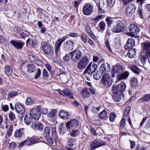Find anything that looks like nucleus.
<instances>
[{
  "label": "nucleus",
  "mask_w": 150,
  "mask_h": 150,
  "mask_svg": "<svg viewBox=\"0 0 150 150\" xmlns=\"http://www.w3.org/2000/svg\"><path fill=\"white\" fill-rule=\"evenodd\" d=\"M86 32L92 38H94L95 36L91 30L90 27L88 25L86 26L85 27Z\"/></svg>",
  "instance_id": "obj_33"
},
{
  "label": "nucleus",
  "mask_w": 150,
  "mask_h": 150,
  "mask_svg": "<svg viewBox=\"0 0 150 150\" xmlns=\"http://www.w3.org/2000/svg\"><path fill=\"white\" fill-rule=\"evenodd\" d=\"M70 52L71 56V59L75 62H77L82 56V52L78 49H76Z\"/></svg>",
  "instance_id": "obj_5"
},
{
  "label": "nucleus",
  "mask_w": 150,
  "mask_h": 150,
  "mask_svg": "<svg viewBox=\"0 0 150 150\" xmlns=\"http://www.w3.org/2000/svg\"><path fill=\"white\" fill-rule=\"evenodd\" d=\"M136 50L135 48L129 50L127 53V55L130 58L135 57L136 55Z\"/></svg>",
  "instance_id": "obj_31"
},
{
  "label": "nucleus",
  "mask_w": 150,
  "mask_h": 150,
  "mask_svg": "<svg viewBox=\"0 0 150 150\" xmlns=\"http://www.w3.org/2000/svg\"><path fill=\"white\" fill-rule=\"evenodd\" d=\"M103 15H100L92 19V21H94L96 22H98L100 20L103 19Z\"/></svg>",
  "instance_id": "obj_51"
},
{
  "label": "nucleus",
  "mask_w": 150,
  "mask_h": 150,
  "mask_svg": "<svg viewBox=\"0 0 150 150\" xmlns=\"http://www.w3.org/2000/svg\"><path fill=\"white\" fill-rule=\"evenodd\" d=\"M13 126H11L7 132V134L9 136H10L11 135L13 131Z\"/></svg>",
  "instance_id": "obj_59"
},
{
  "label": "nucleus",
  "mask_w": 150,
  "mask_h": 150,
  "mask_svg": "<svg viewBox=\"0 0 150 150\" xmlns=\"http://www.w3.org/2000/svg\"><path fill=\"white\" fill-rule=\"evenodd\" d=\"M98 117L100 119H106L107 118V113L105 110L101 112L98 115Z\"/></svg>",
  "instance_id": "obj_32"
},
{
  "label": "nucleus",
  "mask_w": 150,
  "mask_h": 150,
  "mask_svg": "<svg viewBox=\"0 0 150 150\" xmlns=\"http://www.w3.org/2000/svg\"><path fill=\"white\" fill-rule=\"evenodd\" d=\"M83 98H87L90 96L91 94L87 88L83 89L81 91Z\"/></svg>",
  "instance_id": "obj_25"
},
{
  "label": "nucleus",
  "mask_w": 150,
  "mask_h": 150,
  "mask_svg": "<svg viewBox=\"0 0 150 150\" xmlns=\"http://www.w3.org/2000/svg\"><path fill=\"white\" fill-rule=\"evenodd\" d=\"M43 76L45 77H48L49 75L46 69H44L43 71Z\"/></svg>",
  "instance_id": "obj_63"
},
{
  "label": "nucleus",
  "mask_w": 150,
  "mask_h": 150,
  "mask_svg": "<svg viewBox=\"0 0 150 150\" xmlns=\"http://www.w3.org/2000/svg\"><path fill=\"white\" fill-rule=\"evenodd\" d=\"M131 69L132 71L135 74L137 75L139 74L140 72V69L136 66H132L131 67Z\"/></svg>",
  "instance_id": "obj_45"
},
{
  "label": "nucleus",
  "mask_w": 150,
  "mask_h": 150,
  "mask_svg": "<svg viewBox=\"0 0 150 150\" xmlns=\"http://www.w3.org/2000/svg\"><path fill=\"white\" fill-rule=\"evenodd\" d=\"M104 2L102 1H99V3H97L96 5L98 8V12L99 13H104V11L103 8L104 6Z\"/></svg>",
  "instance_id": "obj_29"
},
{
  "label": "nucleus",
  "mask_w": 150,
  "mask_h": 150,
  "mask_svg": "<svg viewBox=\"0 0 150 150\" xmlns=\"http://www.w3.org/2000/svg\"><path fill=\"white\" fill-rule=\"evenodd\" d=\"M150 99V94H147L144 95L142 98L139 99L138 102L142 103L143 102L148 101Z\"/></svg>",
  "instance_id": "obj_30"
},
{
  "label": "nucleus",
  "mask_w": 150,
  "mask_h": 150,
  "mask_svg": "<svg viewBox=\"0 0 150 150\" xmlns=\"http://www.w3.org/2000/svg\"><path fill=\"white\" fill-rule=\"evenodd\" d=\"M108 6L110 7H112L115 2L113 1V0H106Z\"/></svg>",
  "instance_id": "obj_60"
},
{
  "label": "nucleus",
  "mask_w": 150,
  "mask_h": 150,
  "mask_svg": "<svg viewBox=\"0 0 150 150\" xmlns=\"http://www.w3.org/2000/svg\"><path fill=\"white\" fill-rule=\"evenodd\" d=\"M135 45V41L132 38L128 39L127 42L125 46V48L126 50L130 49Z\"/></svg>",
  "instance_id": "obj_19"
},
{
  "label": "nucleus",
  "mask_w": 150,
  "mask_h": 150,
  "mask_svg": "<svg viewBox=\"0 0 150 150\" xmlns=\"http://www.w3.org/2000/svg\"><path fill=\"white\" fill-rule=\"evenodd\" d=\"M131 109V107L129 106L126 107L124 112V116L127 117L129 114Z\"/></svg>",
  "instance_id": "obj_55"
},
{
  "label": "nucleus",
  "mask_w": 150,
  "mask_h": 150,
  "mask_svg": "<svg viewBox=\"0 0 150 150\" xmlns=\"http://www.w3.org/2000/svg\"><path fill=\"white\" fill-rule=\"evenodd\" d=\"M129 75V72L127 71H125L120 74L117 75V78L119 80L126 79L127 78Z\"/></svg>",
  "instance_id": "obj_23"
},
{
  "label": "nucleus",
  "mask_w": 150,
  "mask_h": 150,
  "mask_svg": "<svg viewBox=\"0 0 150 150\" xmlns=\"http://www.w3.org/2000/svg\"><path fill=\"white\" fill-rule=\"evenodd\" d=\"M43 53L46 54H50L52 51L51 47L48 44L44 43L42 47Z\"/></svg>",
  "instance_id": "obj_16"
},
{
  "label": "nucleus",
  "mask_w": 150,
  "mask_h": 150,
  "mask_svg": "<svg viewBox=\"0 0 150 150\" xmlns=\"http://www.w3.org/2000/svg\"><path fill=\"white\" fill-rule=\"evenodd\" d=\"M93 11V6L90 3H86L83 8V13L86 16H89Z\"/></svg>",
  "instance_id": "obj_6"
},
{
  "label": "nucleus",
  "mask_w": 150,
  "mask_h": 150,
  "mask_svg": "<svg viewBox=\"0 0 150 150\" xmlns=\"http://www.w3.org/2000/svg\"><path fill=\"white\" fill-rule=\"evenodd\" d=\"M101 72L103 74L105 72L109 71L110 70V65L107 63L102 64L100 68Z\"/></svg>",
  "instance_id": "obj_20"
},
{
  "label": "nucleus",
  "mask_w": 150,
  "mask_h": 150,
  "mask_svg": "<svg viewBox=\"0 0 150 150\" xmlns=\"http://www.w3.org/2000/svg\"><path fill=\"white\" fill-rule=\"evenodd\" d=\"M136 9V7L133 4H129L126 6L125 9L126 15L130 16L134 14Z\"/></svg>",
  "instance_id": "obj_10"
},
{
  "label": "nucleus",
  "mask_w": 150,
  "mask_h": 150,
  "mask_svg": "<svg viewBox=\"0 0 150 150\" xmlns=\"http://www.w3.org/2000/svg\"><path fill=\"white\" fill-rule=\"evenodd\" d=\"M10 43L17 50H21L23 48L24 43L21 40H12L10 41Z\"/></svg>",
  "instance_id": "obj_11"
},
{
  "label": "nucleus",
  "mask_w": 150,
  "mask_h": 150,
  "mask_svg": "<svg viewBox=\"0 0 150 150\" xmlns=\"http://www.w3.org/2000/svg\"><path fill=\"white\" fill-rule=\"evenodd\" d=\"M41 74V70L39 68L37 69V72L34 76V78L38 79L40 76Z\"/></svg>",
  "instance_id": "obj_61"
},
{
  "label": "nucleus",
  "mask_w": 150,
  "mask_h": 150,
  "mask_svg": "<svg viewBox=\"0 0 150 150\" xmlns=\"http://www.w3.org/2000/svg\"><path fill=\"white\" fill-rule=\"evenodd\" d=\"M143 50L145 51L146 55L150 56V42H146L142 43Z\"/></svg>",
  "instance_id": "obj_18"
},
{
  "label": "nucleus",
  "mask_w": 150,
  "mask_h": 150,
  "mask_svg": "<svg viewBox=\"0 0 150 150\" xmlns=\"http://www.w3.org/2000/svg\"><path fill=\"white\" fill-rule=\"evenodd\" d=\"M4 71L6 75L8 76H10L12 74L13 70L11 67L7 65L4 68Z\"/></svg>",
  "instance_id": "obj_34"
},
{
  "label": "nucleus",
  "mask_w": 150,
  "mask_h": 150,
  "mask_svg": "<svg viewBox=\"0 0 150 150\" xmlns=\"http://www.w3.org/2000/svg\"><path fill=\"white\" fill-rule=\"evenodd\" d=\"M32 118L30 115L29 116L25 115L24 121L26 124L29 125L32 122Z\"/></svg>",
  "instance_id": "obj_38"
},
{
  "label": "nucleus",
  "mask_w": 150,
  "mask_h": 150,
  "mask_svg": "<svg viewBox=\"0 0 150 150\" xmlns=\"http://www.w3.org/2000/svg\"><path fill=\"white\" fill-rule=\"evenodd\" d=\"M120 125L121 129H124L125 125V120L124 118L121 120L120 122Z\"/></svg>",
  "instance_id": "obj_58"
},
{
  "label": "nucleus",
  "mask_w": 150,
  "mask_h": 150,
  "mask_svg": "<svg viewBox=\"0 0 150 150\" xmlns=\"http://www.w3.org/2000/svg\"><path fill=\"white\" fill-rule=\"evenodd\" d=\"M27 71L30 73L35 72V68L34 65L32 64H28L27 66Z\"/></svg>",
  "instance_id": "obj_36"
},
{
  "label": "nucleus",
  "mask_w": 150,
  "mask_h": 150,
  "mask_svg": "<svg viewBox=\"0 0 150 150\" xmlns=\"http://www.w3.org/2000/svg\"><path fill=\"white\" fill-rule=\"evenodd\" d=\"M89 63V59L86 56L83 57L77 64V67L79 70L84 69Z\"/></svg>",
  "instance_id": "obj_3"
},
{
  "label": "nucleus",
  "mask_w": 150,
  "mask_h": 150,
  "mask_svg": "<svg viewBox=\"0 0 150 150\" xmlns=\"http://www.w3.org/2000/svg\"><path fill=\"white\" fill-rule=\"evenodd\" d=\"M131 85L132 87L135 88L138 85L137 79L135 77L132 78L131 79Z\"/></svg>",
  "instance_id": "obj_35"
},
{
  "label": "nucleus",
  "mask_w": 150,
  "mask_h": 150,
  "mask_svg": "<svg viewBox=\"0 0 150 150\" xmlns=\"http://www.w3.org/2000/svg\"><path fill=\"white\" fill-rule=\"evenodd\" d=\"M76 140L74 139L70 138L67 141L66 144V148L67 150H74L73 148Z\"/></svg>",
  "instance_id": "obj_17"
},
{
  "label": "nucleus",
  "mask_w": 150,
  "mask_h": 150,
  "mask_svg": "<svg viewBox=\"0 0 150 150\" xmlns=\"http://www.w3.org/2000/svg\"><path fill=\"white\" fill-rule=\"evenodd\" d=\"M40 108V106H37L32 109L30 113L32 118L37 120L39 119L41 116Z\"/></svg>",
  "instance_id": "obj_2"
},
{
  "label": "nucleus",
  "mask_w": 150,
  "mask_h": 150,
  "mask_svg": "<svg viewBox=\"0 0 150 150\" xmlns=\"http://www.w3.org/2000/svg\"><path fill=\"white\" fill-rule=\"evenodd\" d=\"M66 128L64 125L60 123L58 127V131L60 134H63Z\"/></svg>",
  "instance_id": "obj_40"
},
{
  "label": "nucleus",
  "mask_w": 150,
  "mask_h": 150,
  "mask_svg": "<svg viewBox=\"0 0 150 150\" xmlns=\"http://www.w3.org/2000/svg\"><path fill=\"white\" fill-rule=\"evenodd\" d=\"M74 42L72 41L69 40H67L66 42H64L62 45L64 50L66 51H68L73 49Z\"/></svg>",
  "instance_id": "obj_13"
},
{
  "label": "nucleus",
  "mask_w": 150,
  "mask_h": 150,
  "mask_svg": "<svg viewBox=\"0 0 150 150\" xmlns=\"http://www.w3.org/2000/svg\"><path fill=\"white\" fill-rule=\"evenodd\" d=\"M32 60L33 61H34L36 64L38 66H42V62L37 58H35L33 56L32 57Z\"/></svg>",
  "instance_id": "obj_43"
},
{
  "label": "nucleus",
  "mask_w": 150,
  "mask_h": 150,
  "mask_svg": "<svg viewBox=\"0 0 150 150\" xmlns=\"http://www.w3.org/2000/svg\"><path fill=\"white\" fill-rule=\"evenodd\" d=\"M2 110L4 112H6L8 110V106L7 105H2L1 106Z\"/></svg>",
  "instance_id": "obj_62"
},
{
  "label": "nucleus",
  "mask_w": 150,
  "mask_h": 150,
  "mask_svg": "<svg viewBox=\"0 0 150 150\" xmlns=\"http://www.w3.org/2000/svg\"><path fill=\"white\" fill-rule=\"evenodd\" d=\"M71 52H70L67 54L63 57V59L64 60L67 62H68L70 59H71Z\"/></svg>",
  "instance_id": "obj_53"
},
{
  "label": "nucleus",
  "mask_w": 150,
  "mask_h": 150,
  "mask_svg": "<svg viewBox=\"0 0 150 150\" xmlns=\"http://www.w3.org/2000/svg\"><path fill=\"white\" fill-rule=\"evenodd\" d=\"M8 115L9 119L11 121H13L15 119V116L12 112L10 111Z\"/></svg>",
  "instance_id": "obj_49"
},
{
  "label": "nucleus",
  "mask_w": 150,
  "mask_h": 150,
  "mask_svg": "<svg viewBox=\"0 0 150 150\" xmlns=\"http://www.w3.org/2000/svg\"><path fill=\"white\" fill-rule=\"evenodd\" d=\"M67 129H74L79 125V122L77 119H72L67 122L65 124Z\"/></svg>",
  "instance_id": "obj_8"
},
{
  "label": "nucleus",
  "mask_w": 150,
  "mask_h": 150,
  "mask_svg": "<svg viewBox=\"0 0 150 150\" xmlns=\"http://www.w3.org/2000/svg\"><path fill=\"white\" fill-rule=\"evenodd\" d=\"M125 30V24L120 22L118 23L116 25L113 26L112 29V31L115 33H119Z\"/></svg>",
  "instance_id": "obj_7"
},
{
  "label": "nucleus",
  "mask_w": 150,
  "mask_h": 150,
  "mask_svg": "<svg viewBox=\"0 0 150 150\" xmlns=\"http://www.w3.org/2000/svg\"><path fill=\"white\" fill-rule=\"evenodd\" d=\"M119 93L124 92L126 89V85L125 83L122 82L119 83L117 85Z\"/></svg>",
  "instance_id": "obj_28"
},
{
  "label": "nucleus",
  "mask_w": 150,
  "mask_h": 150,
  "mask_svg": "<svg viewBox=\"0 0 150 150\" xmlns=\"http://www.w3.org/2000/svg\"><path fill=\"white\" fill-rule=\"evenodd\" d=\"M69 37L68 35H67L59 39L56 41L55 44V52L56 54H57L58 52H59L60 50V47L62 42L67 38Z\"/></svg>",
  "instance_id": "obj_9"
},
{
  "label": "nucleus",
  "mask_w": 150,
  "mask_h": 150,
  "mask_svg": "<svg viewBox=\"0 0 150 150\" xmlns=\"http://www.w3.org/2000/svg\"><path fill=\"white\" fill-rule=\"evenodd\" d=\"M99 26L100 28L103 31L105 30L106 24L103 21H101L99 24Z\"/></svg>",
  "instance_id": "obj_50"
},
{
  "label": "nucleus",
  "mask_w": 150,
  "mask_h": 150,
  "mask_svg": "<svg viewBox=\"0 0 150 150\" xmlns=\"http://www.w3.org/2000/svg\"><path fill=\"white\" fill-rule=\"evenodd\" d=\"M50 134V128L48 126H46L43 131V135L45 137H47L49 136Z\"/></svg>",
  "instance_id": "obj_37"
},
{
  "label": "nucleus",
  "mask_w": 150,
  "mask_h": 150,
  "mask_svg": "<svg viewBox=\"0 0 150 150\" xmlns=\"http://www.w3.org/2000/svg\"><path fill=\"white\" fill-rule=\"evenodd\" d=\"M102 74L100 71H96L93 74L94 79L96 80L100 79L102 76Z\"/></svg>",
  "instance_id": "obj_41"
},
{
  "label": "nucleus",
  "mask_w": 150,
  "mask_h": 150,
  "mask_svg": "<svg viewBox=\"0 0 150 150\" xmlns=\"http://www.w3.org/2000/svg\"><path fill=\"white\" fill-rule=\"evenodd\" d=\"M33 103V100H32L29 97L27 98L25 102V104L27 105H32Z\"/></svg>",
  "instance_id": "obj_56"
},
{
  "label": "nucleus",
  "mask_w": 150,
  "mask_h": 150,
  "mask_svg": "<svg viewBox=\"0 0 150 150\" xmlns=\"http://www.w3.org/2000/svg\"><path fill=\"white\" fill-rule=\"evenodd\" d=\"M52 136L54 138H56V128L54 127H52Z\"/></svg>",
  "instance_id": "obj_64"
},
{
  "label": "nucleus",
  "mask_w": 150,
  "mask_h": 150,
  "mask_svg": "<svg viewBox=\"0 0 150 150\" xmlns=\"http://www.w3.org/2000/svg\"><path fill=\"white\" fill-rule=\"evenodd\" d=\"M37 42L35 40H33L29 38L26 41V45L27 47H34L36 45Z\"/></svg>",
  "instance_id": "obj_24"
},
{
  "label": "nucleus",
  "mask_w": 150,
  "mask_h": 150,
  "mask_svg": "<svg viewBox=\"0 0 150 150\" xmlns=\"http://www.w3.org/2000/svg\"><path fill=\"white\" fill-rule=\"evenodd\" d=\"M106 143L104 142H100L98 140H95L91 143L90 145L91 150H94L97 148L103 145H105Z\"/></svg>",
  "instance_id": "obj_15"
},
{
  "label": "nucleus",
  "mask_w": 150,
  "mask_h": 150,
  "mask_svg": "<svg viewBox=\"0 0 150 150\" xmlns=\"http://www.w3.org/2000/svg\"><path fill=\"white\" fill-rule=\"evenodd\" d=\"M129 30L134 34H137V33L139 32V28L134 24H132L130 25Z\"/></svg>",
  "instance_id": "obj_22"
},
{
  "label": "nucleus",
  "mask_w": 150,
  "mask_h": 150,
  "mask_svg": "<svg viewBox=\"0 0 150 150\" xmlns=\"http://www.w3.org/2000/svg\"><path fill=\"white\" fill-rule=\"evenodd\" d=\"M113 98L114 100L116 102H119L121 100V96L118 93L114 94Z\"/></svg>",
  "instance_id": "obj_42"
},
{
  "label": "nucleus",
  "mask_w": 150,
  "mask_h": 150,
  "mask_svg": "<svg viewBox=\"0 0 150 150\" xmlns=\"http://www.w3.org/2000/svg\"><path fill=\"white\" fill-rule=\"evenodd\" d=\"M57 110L55 109L52 110L47 115L49 118H51L54 117L56 114Z\"/></svg>",
  "instance_id": "obj_44"
},
{
  "label": "nucleus",
  "mask_w": 150,
  "mask_h": 150,
  "mask_svg": "<svg viewBox=\"0 0 150 150\" xmlns=\"http://www.w3.org/2000/svg\"><path fill=\"white\" fill-rule=\"evenodd\" d=\"M123 70V67L118 64L114 66L112 69V77L115 76V74L116 73H120Z\"/></svg>",
  "instance_id": "obj_12"
},
{
  "label": "nucleus",
  "mask_w": 150,
  "mask_h": 150,
  "mask_svg": "<svg viewBox=\"0 0 150 150\" xmlns=\"http://www.w3.org/2000/svg\"><path fill=\"white\" fill-rule=\"evenodd\" d=\"M24 128H20L16 131L14 137L16 138H20L24 135Z\"/></svg>",
  "instance_id": "obj_21"
},
{
  "label": "nucleus",
  "mask_w": 150,
  "mask_h": 150,
  "mask_svg": "<svg viewBox=\"0 0 150 150\" xmlns=\"http://www.w3.org/2000/svg\"><path fill=\"white\" fill-rule=\"evenodd\" d=\"M87 35L85 33L82 34L81 35V39L85 43H86L87 42Z\"/></svg>",
  "instance_id": "obj_52"
},
{
  "label": "nucleus",
  "mask_w": 150,
  "mask_h": 150,
  "mask_svg": "<svg viewBox=\"0 0 150 150\" xmlns=\"http://www.w3.org/2000/svg\"><path fill=\"white\" fill-rule=\"evenodd\" d=\"M80 133V131L79 130L73 129L72 130L71 135L72 137H76Z\"/></svg>",
  "instance_id": "obj_47"
},
{
  "label": "nucleus",
  "mask_w": 150,
  "mask_h": 150,
  "mask_svg": "<svg viewBox=\"0 0 150 150\" xmlns=\"http://www.w3.org/2000/svg\"><path fill=\"white\" fill-rule=\"evenodd\" d=\"M105 21L107 23L109 27L111 26L113 23V21L112 20V18L108 17L106 18Z\"/></svg>",
  "instance_id": "obj_48"
},
{
  "label": "nucleus",
  "mask_w": 150,
  "mask_h": 150,
  "mask_svg": "<svg viewBox=\"0 0 150 150\" xmlns=\"http://www.w3.org/2000/svg\"><path fill=\"white\" fill-rule=\"evenodd\" d=\"M59 115L60 118L66 119L69 118L70 114L65 110H62L59 112Z\"/></svg>",
  "instance_id": "obj_26"
},
{
  "label": "nucleus",
  "mask_w": 150,
  "mask_h": 150,
  "mask_svg": "<svg viewBox=\"0 0 150 150\" xmlns=\"http://www.w3.org/2000/svg\"><path fill=\"white\" fill-rule=\"evenodd\" d=\"M118 87L117 85H114L112 87V92L114 94L118 93L119 92L118 89Z\"/></svg>",
  "instance_id": "obj_46"
},
{
  "label": "nucleus",
  "mask_w": 150,
  "mask_h": 150,
  "mask_svg": "<svg viewBox=\"0 0 150 150\" xmlns=\"http://www.w3.org/2000/svg\"><path fill=\"white\" fill-rule=\"evenodd\" d=\"M64 96H68L71 99H73L74 97L72 93L68 89L66 88L63 90V95Z\"/></svg>",
  "instance_id": "obj_27"
},
{
  "label": "nucleus",
  "mask_w": 150,
  "mask_h": 150,
  "mask_svg": "<svg viewBox=\"0 0 150 150\" xmlns=\"http://www.w3.org/2000/svg\"><path fill=\"white\" fill-rule=\"evenodd\" d=\"M98 67L97 64L96 63H91L86 68L84 72L85 75L88 74L91 76L92 74L96 71Z\"/></svg>",
  "instance_id": "obj_4"
},
{
  "label": "nucleus",
  "mask_w": 150,
  "mask_h": 150,
  "mask_svg": "<svg viewBox=\"0 0 150 150\" xmlns=\"http://www.w3.org/2000/svg\"><path fill=\"white\" fill-rule=\"evenodd\" d=\"M36 128L38 130L41 131L43 128V125L41 123H36Z\"/></svg>",
  "instance_id": "obj_54"
},
{
  "label": "nucleus",
  "mask_w": 150,
  "mask_h": 150,
  "mask_svg": "<svg viewBox=\"0 0 150 150\" xmlns=\"http://www.w3.org/2000/svg\"><path fill=\"white\" fill-rule=\"evenodd\" d=\"M18 95V93L17 91H11L8 93L7 97L8 98H11L15 97Z\"/></svg>",
  "instance_id": "obj_39"
},
{
  "label": "nucleus",
  "mask_w": 150,
  "mask_h": 150,
  "mask_svg": "<svg viewBox=\"0 0 150 150\" xmlns=\"http://www.w3.org/2000/svg\"><path fill=\"white\" fill-rule=\"evenodd\" d=\"M116 117V115L114 112H112L110 113V120L112 122H113L115 118Z\"/></svg>",
  "instance_id": "obj_57"
},
{
  "label": "nucleus",
  "mask_w": 150,
  "mask_h": 150,
  "mask_svg": "<svg viewBox=\"0 0 150 150\" xmlns=\"http://www.w3.org/2000/svg\"><path fill=\"white\" fill-rule=\"evenodd\" d=\"M112 80L110 75L108 73L104 74L100 81V83L104 86L109 87L112 84Z\"/></svg>",
  "instance_id": "obj_1"
},
{
  "label": "nucleus",
  "mask_w": 150,
  "mask_h": 150,
  "mask_svg": "<svg viewBox=\"0 0 150 150\" xmlns=\"http://www.w3.org/2000/svg\"><path fill=\"white\" fill-rule=\"evenodd\" d=\"M15 109L16 112L20 115L23 114L25 112V109L24 106L18 103L15 104Z\"/></svg>",
  "instance_id": "obj_14"
}]
</instances>
